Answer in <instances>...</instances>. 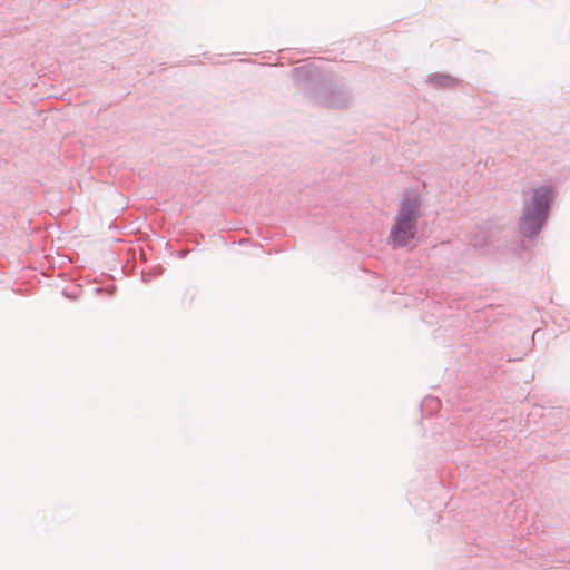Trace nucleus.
I'll return each instance as SVG.
<instances>
[{"mask_svg":"<svg viewBox=\"0 0 570 570\" xmlns=\"http://www.w3.org/2000/svg\"><path fill=\"white\" fill-rule=\"evenodd\" d=\"M292 78L315 106L346 109L354 104V95L343 79L324 72L312 63L294 68Z\"/></svg>","mask_w":570,"mask_h":570,"instance_id":"1","label":"nucleus"},{"mask_svg":"<svg viewBox=\"0 0 570 570\" xmlns=\"http://www.w3.org/2000/svg\"><path fill=\"white\" fill-rule=\"evenodd\" d=\"M554 202V190L549 185L532 189L531 196L523 199L522 215L518 222L522 237L534 240L548 223L550 208Z\"/></svg>","mask_w":570,"mask_h":570,"instance_id":"2","label":"nucleus"},{"mask_svg":"<svg viewBox=\"0 0 570 570\" xmlns=\"http://www.w3.org/2000/svg\"><path fill=\"white\" fill-rule=\"evenodd\" d=\"M421 196L414 190H406L399 204V212L391 227L387 243L393 249L411 245L417 234V223L421 218Z\"/></svg>","mask_w":570,"mask_h":570,"instance_id":"3","label":"nucleus"},{"mask_svg":"<svg viewBox=\"0 0 570 570\" xmlns=\"http://www.w3.org/2000/svg\"><path fill=\"white\" fill-rule=\"evenodd\" d=\"M428 82L435 88L449 89L458 85V79L448 73H431L428 78Z\"/></svg>","mask_w":570,"mask_h":570,"instance_id":"4","label":"nucleus"},{"mask_svg":"<svg viewBox=\"0 0 570 570\" xmlns=\"http://www.w3.org/2000/svg\"><path fill=\"white\" fill-rule=\"evenodd\" d=\"M471 243L473 247L483 249L492 245L493 236L490 233L480 232L472 236Z\"/></svg>","mask_w":570,"mask_h":570,"instance_id":"5","label":"nucleus"},{"mask_svg":"<svg viewBox=\"0 0 570 570\" xmlns=\"http://www.w3.org/2000/svg\"><path fill=\"white\" fill-rule=\"evenodd\" d=\"M440 400L434 396H428L424 399L423 406H426L431 410H436L440 407Z\"/></svg>","mask_w":570,"mask_h":570,"instance_id":"6","label":"nucleus"},{"mask_svg":"<svg viewBox=\"0 0 570 570\" xmlns=\"http://www.w3.org/2000/svg\"><path fill=\"white\" fill-rule=\"evenodd\" d=\"M115 291H116V287H115V286H112V287L109 289V294H110V295H114V294H115Z\"/></svg>","mask_w":570,"mask_h":570,"instance_id":"7","label":"nucleus"}]
</instances>
